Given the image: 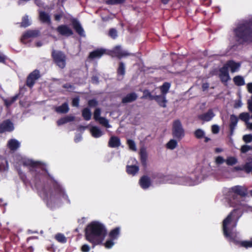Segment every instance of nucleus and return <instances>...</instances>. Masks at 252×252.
Segmentation results:
<instances>
[{"mask_svg": "<svg viewBox=\"0 0 252 252\" xmlns=\"http://www.w3.org/2000/svg\"><path fill=\"white\" fill-rule=\"evenodd\" d=\"M215 162L217 165H220L225 162V160L222 157L218 156L216 158Z\"/></svg>", "mask_w": 252, "mask_h": 252, "instance_id": "57", "label": "nucleus"}, {"mask_svg": "<svg viewBox=\"0 0 252 252\" xmlns=\"http://www.w3.org/2000/svg\"><path fill=\"white\" fill-rule=\"evenodd\" d=\"M233 82L235 85L237 86H241L245 85V80L244 78L240 75H237L233 79Z\"/></svg>", "mask_w": 252, "mask_h": 252, "instance_id": "33", "label": "nucleus"}, {"mask_svg": "<svg viewBox=\"0 0 252 252\" xmlns=\"http://www.w3.org/2000/svg\"><path fill=\"white\" fill-rule=\"evenodd\" d=\"M243 140L247 143L252 141V135L251 134H246L243 136Z\"/></svg>", "mask_w": 252, "mask_h": 252, "instance_id": "52", "label": "nucleus"}, {"mask_svg": "<svg viewBox=\"0 0 252 252\" xmlns=\"http://www.w3.org/2000/svg\"><path fill=\"white\" fill-rule=\"evenodd\" d=\"M19 94H16L9 98L4 99L3 100L4 105L6 107H8L11 106L18 99Z\"/></svg>", "mask_w": 252, "mask_h": 252, "instance_id": "34", "label": "nucleus"}, {"mask_svg": "<svg viewBox=\"0 0 252 252\" xmlns=\"http://www.w3.org/2000/svg\"><path fill=\"white\" fill-rule=\"evenodd\" d=\"M108 35L113 39H116L118 36L117 30L114 28L110 29L109 31Z\"/></svg>", "mask_w": 252, "mask_h": 252, "instance_id": "48", "label": "nucleus"}, {"mask_svg": "<svg viewBox=\"0 0 252 252\" xmlns=\"http://www.w3.org/2000/svg\"><path fill=\"white\" fill-rule=\"evenodd\" d=\"M126 73V67L124 63L121 62L119 63V66L117 69V74L118 76H124Z\"/></svg>", "mask_w": 252, "mask_h": 252, "instance_id": "29", "label": "nucleus"}, {"mask_svg": "<svg viewBox=\"0 0 252 252\" xmlns=\"http://www.w3.org/2000/svg\"><path fill=\"white\" fill-rule=\"evenodd\" d=\"M31 23L29 21L28 16H25L22 18V21L21 23V26L22 27L26 28L30 25Z\"/></svg>", "mask_w": 252, "mask_h": 252, "instance_id": "43", "label": "nucleus"}, {"mask_svg": "<svg viewBox=\"0 0 252 252\" xmlns=\"http://www.w3.org/2000/svg\"><path fill=\"white\" fill-rule=\"evenodd\" d=\"M50 178L53 189H48L47 187H44L43 192L45 197L47 199L49 198L51 200L63 199L69 203L70 201L64 189L53 178Z\"/></svg>", "mask_w": 252, "mask_h": 252, "instance_id": "2", "label": "nucleus"}, {"mask_svg": "<svg viewBox=\"0 0 252 252\" xmlns=\"http://www.w3.org/2000/svg\"><path fill=\"white\" fill-rule=\"evenodd\" d=\"M39 17L40 20L42 23H47L48 24H50L51 23L50 15L45 12L40 11L39 12Z\"/></svg>", "mask_w": 252, "mask_h": 252, "instance_id": "24", "label": "nucleus"}, {"mask_svg": "<svg viewBox=\"0 0 252 252\" xmlns=\"http://www.w3.org/2000/svg\"><path fill=\"white\" fill-rule=\"evenodd\" d=\"M57 32L61 35L65 36H70L73 34V31L66 25L59 26L56 29Z\"/></svg>", "mask_w": 252, "mask_h": 252, "instance_id": "10", "label": "nucleus"}, {"mask_svg": "<svg viewBox=\"0 0 252 252\" xmlns=\"http://www.w3.org/2000/svg\"><path fill=\"white\" fill-rule=\"evenodd\" d=\"M105 52L106 50L104 49H97L90 53L89 58L91 59L100 58L105 53Z\"/></svg>", "mask_w": 252, "mask_h": 252, "instance_id": "19", "label": "nucleus"}, {"mask_svg": "<svg viewBox=\"0 0 252 252\" xmlns=\"http://www.w3.org/2000/svg\"><path fill=\"white\" fill-rule=\"evenodd\" d=\"M155 95H153L148 90H145L143 91V95L141 98H149L150 100H154Z\"/></svg>", "mask_w": 252, "mask_h": 252, "instance_id": "42", "label": "nucleus"}, {"mask_svg": "<svg viewBox=\"0 0 252 252\" xmlns=\"http://www.w3.org/2000/svg\"><path fill=\"white\" fill-rule=\"evenodd\" d=\"M14 129L13 124L9 119L4 120L0 124V133L5 132H11Z\"/></svg>", "mask_w": 252, "mask_h": 252, "instance_id": "9", "label": "nucleus"}, {"mask_svg": "<svg viewBox=\"0 0 252 252\" xmlns=\"http://www.w3.org/2000/svg\"><path fill=\"white\" fill-rule=\"evenodd\" d=\"M154 100H155L158 104V105L161 107L165 108L166 107V103L167 102V100L166 98V96L163 95H155L154 98Z\"/></svg>", "mask_w": 252, "mask_h": 252, "instance_id": "21", "label": "nucleus"}, {"mask_svg": "<svg viewBox=\"0 0 252 252\" xmlns=\"http://www.w3.org/2000/svg\"><path fill=\"white\" fill-rule=\"evenodd\" d=\"M23 164L24 166H28L29 171L32 175L36 180L40 178L41 176V171H46V170L42 166V164L40 161H34L32 159H27L23 161Z\"/></svg>", "mask_w": 252, "mask_h": 252, "instance_id": "5", "label": "nucleus"}, {"mask_svg": "<svg viewBox=\"0 0 252 252\" xmlns=\"http://www.w3.org/2000/svg\"><path fill=\"white\" fill-rule=\"evenodd\" d=\"M241 245L245 248L252 247V240L242 241L241 243Z\"/></svg>", "mask_w": 252, "mask_h": 252, "instance_id": "53", "label": "nucleus"}, {"mask_svg": "<svg viewBox=\"0 0 252 252\" xmlns=\"http://www.w3.org/2000/svg\"><path fill=\"white\" fill-rule=\"evenodd\" d=\"M63 88L66 89H70L71 90H74L75 87L70 83H65L63 85Z\"/></svg>", "mask_w": 252, "mask_h": 252, "instance_id": "60", "label": "nucleus"}, {"mask_svg": "<svg viewBox=\"0 0 252 252\" xmlns=\"http://www.w3.org/2000/svg\"><path fill=\"white\" fill-rule=\"evenodd\" d=\"M120 234V228L119 227H116L110 231L109 233V238L114 240H116L119 237Z\"/></svg>", "mask_w": 252, "mask_h": 252, "instance_id": "26", "label": "nucleus"}, {"mask_svg": "<svg viewBox=\"0 0 252 252\" xmlns=\"http://www.w3.org/2000/svg\"><path fill=\"white\" fill-rule=\"evenodd\" d=\"M171 84L168 82H164L162 86L160 87L161 94L166 96L170 88Z\"/></svg>", "mask_w": 252, "mask_h": 252, "instance_id": "31", "label": "nucleus"}, {"mask_svg": "<svg viewBox=\"0 0 252 252\" xmlns=\"http://www.w3.org/2000/svg\"><path fill=\"white\" fill-rule=\"evenodd\" d=\"M92 136L94 138H98L103 135V132L97 126H94L90 129Z\"/></svg>", "mask_w": 252, "mask_h": 252, "instance_id": "28", "label": "nucleus"}, {"mask_svg": "<svg viewBox=\"0 0 252 252\" xmlns=\"http://www.w3.org/2000/svg\"><path fill=\"white\" fill-rule=\"evenodd\" d=\"M51 57L54 63L61 69H63L66 66V56L61 51L53 50Z\"/></svg>", "mask_w": 252, "mask_h": 252, "instance_id": "6", "label": "nucleus"}, {"mask_svg": "<svg viewBox=\"0 0 252 252\" xmlns=\"http://www.w3.org/2000/svg\"><path fill=\"white\" fill-rule=\"evenodd\" d=\"M72 25L75 32L80 36H83L84 34V31L81 24L76 19H73Z\"/></svg>", "mask_w": 252, "mask_h": 252, "instance_id": "18", "label": "nucleus"}, {"mask_svg": "<svg viewBox=\"0 0 252 252\" xmlns=\"http://www.w3.org/2000/svg\"><path fill=\"white\" fill-rule=\"evenodd\" d=\"M90 250V247L87 244L83 245L81 247V251L83 252H89Z\"/></svg>", "mask_w": 252, "mask_h": 252, "instance_id": "63", "label": "nucleus"}, {"mask_svg": "<svg viewBox=\"0 0 252 252\" xmlns=\"http://www.w3.org/2000/svg\"><path fill=\"white\" fill-rule=\"evenodd\" d=\"M238 122V119L236 116L234 114L231 115L230 117V123L229 125V135L230 136H232L233 134L234 131L235 130V127L237 126V124Z\"/></svg>", "mask_w": 252, "mask_h": 252, "instance_id": "15", "label": "nucleus"}, {"mask_svg": "<svg viewBox=\"0 0 252 252\" xmlns=\"http://www.w3.org/2000/svg\"><path fill=\"white\" fill-rule=\"evenodd\" d=\"M18 174L21 180L24 183H26L27 182V176L25 173L22 172L21 170L18 171Z\"/></svg>", "mask_w": 252, "mask_h": 252, "instance_id": "55", "label": "nucleus"}, {"mask_svg": "<svg viewBox=\"0 0 252 252\" xmlns=\"http://www.w3.org/2000/svg\"><path fill=\"white\" fill-rule=\"evenodd\" d=\"M66 123L72 122L74 120L75 117L73 116H66L63 117Z\"/></svg>", "mask_w": 252, "mask_h": 252, "instance_id": "59", "label": "nucleus"}, {"mask_svg": "<svg viewBox=\"0 0 252 252\" xmlns=\"http://www.w3.org/2000/svg\"><path fill=\"white\" fill-rule=\"evenodd\" d=\"M137 97L138 95L135 93H129L122 98V103L126 104L133 102L137 99Z\"/></svg>", "mask_w": 252, "mask_h": 252, "instance_id": "16", "label": "nucleus"}, {"mask_svg": "<svg viewBox=\"0 0 252 252\" xmlns=\"http://www.w3.org/2000/svg\"><path fill=\"white\" fill-rule=\"evenodd\" d=\"M106 234L107 230L105 226L98 221L91 222L85 230L86 239L94 245L102 244Z\"/></svg>", "mask_w": 252, "mask_h": 252, "instance_id": "1", "label": "nucleus"}, {"mask_svg": "<svg viewBox=\"0 0 252 252\" xmlns=\"http://www.w3.org/2000/svg\"><path fill=\"white\" fill-rule=\"evenodd\" d=\"M238 211L233 209L222 221V231L224 236L230 241H233V231L237 225V221L234 220V214Z\"/></svg>", "mask_w": 252, "mask_h": 252, "instance_id": "3", "label": "nucleus"}, {"mask_svg": "<svg viewBox=\"0 0 252 252\" xmlns=\"http://www.w3.org/2000/svg\"><path fill=\"white\" fill-rule=\"evenodd\" d=\"M41 77L40 72L37 69H35L31 72L27 76L26 85L30 88H32L36 80Z\"/></svg>", "mask_w": 252, "mask_h": 252, "instance_id": "8", "label": "nucleus"}, {"mask_svg": "<svg viewBox=\"0 0 252 252\" xmlns=\"http://www.w3.org/2000/svg\"><path fill=\"white\" fill-rule=\"evenodd\" d=\"M91 80L93 84H97L99 83V79L97 76H93L91 78Z\"/></svg>", "mask_w": 252, "mask_h": 252, "instance_id": "64", "label": "nucleus"}, {"mask_svg": "<svg viewBox=\"0 0 252 252\" xmlns=\"http://www.w3.org/2000/svg\"><path fill=\"white\" fill-rule=\"evenodd\" d=\"M225 64L227 67L228 69L229 68H230L231 72L236 71L241 65L240 63H236L233 60L228 61Z\"/></svg>", "mask_w": 252, "mask_h": 252, "instance_id": "22", "label": "nucleus"}, {"mask_svg": "<svg viewBox=\"0 0 252 252\" xmlns=\"http://www.w3.org/2000/svg\"><path fill=\"white\" fill-rule=\"evenodd\" d=\"M194 136L197 139H202L205 136V132L204 131L200 128L197 129L194 132Z\"/></svg>", "mask_w": 252, "mask_h": 252, "instance_id": "39", "label": "nucleus"}, {"mask_svg": "<svg viewBox=\"0 0 252 252\" xmlns=\"http://www.w3.org/2000/svg\"><path fill=\"white\" fill-rule=\"evenodd\" d=\"M39 35V32L36 30H29L22 35L21 40L24 43L25 40L31 37H36Z\"/></svg>", "mask_w": 252, "mask_h": 252, "instance_id": "14", "label": "nucleus"}, {"mask_svg": "<svg viewBox=\"0 0 252 252\" xmlns=\"http://www.w3.org/2000/svg\"><path fill=\"white\" fill-rule=\"evenodd\" d=\"M219 77H220V79L221 82L225 85H227V82L230 79L229 74H228L227 77L224 76H220Z\"/></svg>", "mask_w": 252, "mask_h": 252, "instance_id": "56", "label": "nucleus"}, {"mask_svg": "<svg viewBox=\"0 0 252 252\" xmlns=\"http://www.w3.org/2000/svg\"><path fill=\"white\" fill-rule=\"evenodd\" d=\"M238 195L232 192V189H230L228 191L227 193V197L228 199L231 203L233 201H238Z\"/></svg>", "mask_w": 252, "mask_h": 252, "instance_id": "35", "label": "nucleus"}, {"mask_svg": "<svg viewBox=\"0 0 252 252\" xmlns=\"http://www.w3.org/2000/svg\"><path fill=\"white\" fill-rule=\"evenodd\" d=\"M97 121H98L101 125L104 126L106 127H110L108 120L104 117H101Z\"/></svg>", "mask_w": 252, "mask_h": 252, "instance_id": "46", "label": "nucleus"}, {"mask_svg": "<svg viewBox=\"0 0 252 252\" xmlns=\"http://www.w3.org/2000/svg\"><path fill=\"white\" fill-rule=\"evenodd\" d=\"M7 146L11 151H15L20 147V143L15 139H11L8 141Z\"/></svg>", "mask_w": 252, "mask_h": 252, "instance_id": "23", "label": "nucleus"}, {"mask_svg": "<svg viewBox=\"0 0 252 252\" xmlns=\"http://www.w3.org/2000/svg\"><path fill=\"white\" fill-rule=\"evenodd\" d=\"M172 135L174 138L179 141L181 140L185 136V130L179 120H176L173 123Z\"/></svg>", "mask_w": 252, "mask_h": 252, "instance_id": "7", "label": "nucleus"}, {"mask_svg": "<svg viewBox=\"0 0 252 252\" xmlns=\"http://www.w3.org/2000/svg\"><path fill=\"white\" fill-rule=\"evenodd\" d=\"M98 102L95 99H92L88 101V105L90 107H94L98 105Z\"/></svg>", "mask_w": 252, "mask_h": 252, "instance_id": "50", "label": "nucleus"}, {"mask_svg": "<svg viewBox=\"0 0 252 252\" xmlns=\"http://www.w3.org/2000/svg\"><path fill=\"white\" fill-rule=\"evenodd\" d=\"M63 12L62 11L59 14H56L54 15V19L55 21H60L61 20V18L63 17Z\"/></svg>", "mask_w": 252, "mask_h": 252, "instance_id": "61", "label": "nucleus"}, {"mask_svg": "<svg viewBox=\"0 0 252 252\" xmlns=\"http://www.w3.org/2000/svg\"><path fill=\"white\" fill-rule=\"evenodd\" d=\"M215 116L212 109H209L206 113L198 116V118L203 121L209 122Z\"/></svg>", "mask_w": 252, "mask_h": 252, "instance_id": "20", "label": "nucleus"}, {"mask_svg": "<svg viewBox=\"0 0 252 252\" xmlns=\"http://www.w3.org/2000/svg\"><path fill=\"white\" fill-rule=\"evenodd\" d=\"M220 128L218 125H214L212 126V131L214 134H217L219 132Z\"/></svg>", "mask_w": 252, "mask_h": 252, "instance_id": "62", "label": "nucleus"}, {"mask_svg": "<svg viewBox=\"0 0 252 252\" xmlns=\"http://www.w3.org/2000/svg\"><path fill=\"white\" fill-rule=\"evenodd\" d=\"M140 161L142 166L145 168L147 167V160L148 155L145 149H141L140 151Z\"/></svg>", "mask_w": 252, "mask_h": 252, "instance_id": "25", "label": "nucleus"}, {"mask_svg": "<svg viewBox=\"0 0 252 252\" xmlns=\"http://www.w3.org/2000/svg\"><path fill=\"white\" fill-rule=\"evenodd\" d=\"M235 34L243 42L252 43V27L249 23L239 25L234 30Z\"/></svg>", "mask_w": 252, "mask_h": 252, "instance_id": "4", "label": "nucleus"}, {"mask_svg": "<svg viewBox=\"0 0 252 252\" xmlns=\"http://www.w3.org/2000/svg\"><path fill=\"white\" fill-rule=\"evenodd\" d=\"M80 98L79 96L73 98L72 100V106L73 107H78L79 106Z\"/></svg>", "mask_w": 252, "mask_h": 252, "instance_id": "51", "label": "nucleus"}, {"mask_svg": "<svg viewBox=\"0 0 252 252\" xmlns=\"http://www.w3.org/2000/svg\"><path fill=\"white\" fill-rule=\"evenodd\" d=\"M251 149V147L247 145H244L241 147V152L242 153H246Z\"/></svg>", "mask_w": 252, "mask_h": 252, "instance_id": "58", "label": "nucleus"}, {"mask_svg": "<svg viewBox=\"0 0 252 252\" xmlns=\"http://www.w3.org/2000/svg\"><path fill=\"white\" fill-rule=\"evenodd\" d=\"M101 114V109L99 108H97L95 109L94 113V119L95 121H97L100 118Z\"/></svg>", "mask_w": 252, "mask_h": 252, "instance_id": "47", "label": "nucleus"}, {"mask_svg": "<svg viewBox=\"0 0 252 252\" xmlns=\"http://www.w3.org/2000/svg\"><path fill=\"white\" fill-rule=\"evenodd\" d=\"M243 170L247 173H249L252 171V160L246 162L243 166Z\"/></svg>", "mask_w": 252, "mask_h": 252, "instance_id": "41", "label": "nucleus"}, {"mask_svg": "<svg viewBox=\"0 0 252 252\" xmlns=\"http://www.w3.org/2000/svg\"><path fill=\"white\" fill-rule=\"evenodd\" d=\"M69 108L67 102H64L61 106L56 108V111L61 114H66L69 111Z\"/></svg>", "mask_w": 252, "mask_h": 252, "instance_id": "27", "label": "nucleus"}, {"mask_svg": "<svg viewBox=\"0 0 252 252\" xmlns=\"http://www.w3.org/2000/svg\"><path fill=\"white\" fill-rule=\"evenodd\" d=\"M126 143L131 150L133 151H136V144L133 140L131 139H128L126 141Z\"/></svg>", "mask_w": 252, "mask_h": 252, "instance_id": "45", "label": "nucleus"}, {"mask_svg": "<svg viewBox=\"0 0 252 252\" xmlns=\"http://www.w3.org/2000/svg\"><path fill=\"white\" fill-rule=\"evenodd\" d=\"M114 245V240L109 238V239L106 240V242L104 244L105 247L107 249L111 248Z\"/></svg>", "mask_w": 252, "mask_h": 252, "instance_id": "49", "label": "nucleus"}, {"mask_svg": "<svg viewBox=\"0 0 252 252\" xmlns=\"http://www.w3.org/2000/svg\"><path fill=\"white\" fill-rule=\"evenodd\" d=\"M139 184L143 189H147L151 185V181L148 176L144 175L139 180Z\"/></svg>", "mask_w": 252, "mask_h": 252, "instance_id": "17", "label": "nucleus"}, {"mask_svg": "<svg viewBox=\"0 0 252 252\" xmlns=\"http://www.w3.org/2000/svg\"><path fill=\"white\" fill-rule=\"evenodd\" d=\"M178 145L177 141L175 139H171L167 144L166 148L170 150L174 149Z\"/></svg>", "mask_w": 252, "mask_h": 252, "instance_id": "38", "label": "nucleus"}, {"mask_svg": "<svg viewBox=\"0 0 252 252\" xmlns=\"http://www.w3.org/2000/svg\"><path fill=\"white\" fill-rule=\"evenodd\" d=\"M82 116L86 121H89L91 119L92 113L89 108H84L82 111Z\"/></svg>", "mask_w": 252, "mask_h": 252, "instance_id": "30", "label": "nucleus"}, {"mask_svg": "<svg viewBox=\"0 0 252 252\" xmlns=\"http://www.w3.org/2000/svg\"><path fill=\"white\" fill-rule=\"evenodd\" d=\"M112 53L115 55V56L119 59H121L123 57L134 55L133 54L122 50L121 49V47L119 46H116L112 51Z\"/></svg>", "mask_w": 252, "mask_h": 252, "instance_id": "11", "label": "nucleus"}, {"mask_svg": "<svg viewBox=\"0 0 252 252\" xmlns=\"http://www.w3.org/2000/svg\"><path fill=\"white\" fill-rule=\"evenodd\" d=\"M237 159L234 157H229L225 160V162L227 165L232 166L237 163Z\"/></svg>", "mask_w": 252, "mask_h": 252, "instance_id": "40", "label": "nucleus"}, {"mask_svg": "<svg viewBox=\"0 0 252 252\" xmlns=\"http://www.w3.org/2000/svg\"><path fill=\"white\" fill-rule=\"evenodd\" d=\"M55 239L61 243H65L67 241L66 238L62 233H58L55 236Z\"/></svg>", "mask_w": 252, "mask_h": 252, "instance_id": "36", "label": "nucleus"}, {"mask_svg": "<svg viewBox=\"0 0 252 252\" xmlns=\"http://www.w3.org/2000/svg\"><path fill=\"white\" fill-rule=\"evenodd\" d=\"M121 144V140L119 137L112 136L109 140L108 146L111 148H118Z\"/></svg>", "mask_w": 252, "mask_h": 252, "instance_id": "13", "label": "nucleus"}, {"mask_svg": "<svg viewBox=\"0 0 252 252\" xmlns=\"http://www.w3.org/2000/svg\"><path fill=\"white\" fill-rule=\"evenodd\" d=\"M250 115L248 113H242L239 115V118L241 120L247 121L249 120Z\"/></svg>", "mask_w": 252, "mask_h": 252, "instance_id": "54", "label": "nucleus"}, {"mask_svg": "<svg viewBox=\"0 0 252 252\" xmlns=\"http://www.w3.org/2000/svg\"><path fill=\"white\" fill-rule=\"evenodd\" d=\"M219 77L221 76L227 77L229 74L228 69L225 64L219 69Z\"/></svg>", "mask_w": 252, "mask_h": 252, "instance_id": "37", "label": "nucleus"}, {"mask_svg": "<svg viewBox=\"0 0 252 252\" xmlns=\"http://www.w3.org/2000/svg\"><path fill=\"white\" fill-rule=\"evenodd\" d=\"M139 167L137 165H127L126 172L128 174L135 175L139 171Z\"/></svg>", "mask_w": 252, "mask_h": 252, "instance_id": "32", "label": "nucleus"}, {"mask_svg": "<svg viewBox=\"0 0 252 252\" xmlns=\"http://www.w3.org/2000/svg\"><path fill=\"white\" fill-rule=\"evenodd\" d=\"M231 189L232 193L241 197H245L247 194V189L245 187L237 185L232 187Z\"/></svg>", "mask_w": 252, "mask_h": 252, "instance_id": "12", "label": "nucleus"}, {"mask_svg": "<svg viewBox=\"0 0 252 252\" xmlns=\"http://www.w3.org/2000/svg\"><path fill=\"white\" fill-rule=\"evenodd\" d=\"M126 0H107L106 3L108 5H116L122 4L126 1Z\"/></svg>", "mask_w": 252, "mask_h": 252, "instance_id": "44", "label": "nucleus"}]
</instances>
